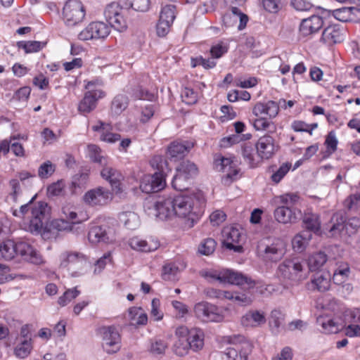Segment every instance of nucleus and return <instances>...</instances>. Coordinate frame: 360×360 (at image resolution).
<instances>
[{
	"label": "nucleus",
	"mask_w": 360,
	"mask_h": 360,
	"mask_svg": "<svg viewBox=\"0 0 360 360\" xmlns=\"http://www.w3.org/2000/svg\"><path fill=\"white\" fill-rule=\"evenodd\" d=\"M150 6L149 0H120L119 2H112L108 4L105 11L104 15L106 20L119 32H123L127 27L126 14L128 9L146 12Z\"/></svg>",
	"instance_id": "f257e3e1"
},
{
	"label": "nucleus",
	"mask_w": 360,
	"mask_h": 360,
	"mask_svg": "<svg viewBox=\"0 0 360 360\" xmlns=\"http://www.w3.org/2000/svg\"><path fill=\"white\" fill-rule=\"evenodd\" d=\"M174 215L186 219V224L193 227L202 214L205 200L202 193L194 195H178L172 196Z\"/></svg>",
	"instance_id": "f03ea898"
},
{
	"label": "nucleus",
	"mask_w": 360,
	"mask_h": 360,
	"mask_svg": "<svg viewBox=\"0 0 360 360\" xmlns=\"http://www.w3.org/2000/svg\"><path fill=\"white\" fill-rule=\"evenodd\" d=\"M15 255H20L24 260L35 265L44 262L39 252L27 241L6 240L0 244V257L8 261Z\"/></svg>",
	"instance_id": "7ed1b4c3"
},
{
	"label": "nucleus",
	"mask_w": 360,
	"mask_h": 360,
	"mask_svg": "<svg viewBox=\"0 0 360 360\" xmlns=\"http://www.w3.org/2000/svg\"><path fill=\"white\" fill-rule=\"evenodd\" d=\"M279 112L278 104L274 101L265 103H257L253 108L252 113L257 117L252 121L253 127L257 131H266L274 133L276 130L275 123L271 120L275 118Z\"/></svg>",
	"instance_id": "20e7f679"
},
{
	"label": "nucleus",
	"mask_w": 360,
	"mask_h": 360,
	"mask_svg": "<svg viewBox=\"0 0 360 360\" xmlns=\"http://www.w3.org/2000/svg\"><path fill=\"white\" fill-rule=\"evenodd\" d=\"M281 204L274 211V217L279 223L287 224L297 221L302 216L299 207L302 205V198L294 193H288L278 198Z\"/></svg>",
	"instance_id": "39448f33"
},
{
	"label": "nucleus",
	"mask_w": 360,
	"mask_h": 360,
	"mask_svg": "<svg viewBox=\"0 0 360 360\" xmlns=\"http://www.w3.org/2000/svg\"><path fill=\"white\" fill-rule=\"evenodd\" d=\"M201 276L208 281H219L248 289L253 288L257 282L243 274L229 269L221 270H207L201 272Z\"/></svg>",
	"instance_id": "423d86ee"
},
{
	"label": "nucleus",
	"mask_w": 360,
	"mask_h": 360,
	"mask_svg": "<svg viewBox=\"0 0 360 360\" xmlns=\"http://www.w3.org/2000/svg\"><path fill=\"white\" fill-rule=\"evenodd\" d=\"M285 253L286 245L281 238H265L258 243L257 255L265 264L278 262Z\"/></svg>",
	"instance_id": "0eeeda50"
},
{
	"label": "nucleus",
	"mask_w": 360,
	"mask_h": 360,
	"mask_svg": "<svg viewBox=\"0 0 360 360\" xmlns=\"http://www.w3.org/2000/svg\"><path fill=\"white\" fill-rule=\"evenodd\" d=\"M276 274L284 281L297 283L306 278L305 262L298 257L286 259L278 265Z\"/></svg>",
	"instance_id": "6e6552de"
},
{
	"label": "nucleus",
	"mask_w": 360,
	"mask_h": 360,
	"mask_svg": "<svg viewBox=\"0 0 360 360\" xmlns=\"http://www.w3.org/2000/svg\"><path fill=\"white\" fill-rule=\"evenodd\" d=\"M172 196L160 198L158 200H146L144 202V211L150 217L165 220L174 216Z\"/></svg>",
	"instance_id": "1a4fd4ad"
},
{
	"label": "nucleus",
	"mask_w": 360,
	"mask_h": 360,
	"mask_svg": "<svg viewBox=\"0 0 360 360\" xmlns=\"http://www.w3.org/2000/svg\"><path fill=\"white\" fill-rule=\"evenodd\" d=\"M198 174L196 165L188 160L183 161L176 168V174L172 181V187L179 191L188 188V181Z\"/></svg>",
	"instance_id": "9d476101"
},
{
	"label": "nucleus",
	"mask_w": 360,
	"mask_h": 360,
	"mask_svg": "<svg viewBox=\"0 0 360 360\" xmlns=\"http://www.w3.org/2000/svg\"><path fill=\"white\" fill-rule=\"evenodd\" d=\"M193 311L195 317L203 322H221L224 319V310L207 302L195 304Z\"/></svg>",
	"instance_id": "9b49d317"
},
{
	"label": "nucleus",
	"mask_w": 360,
	"mask_h": 360,
	"mask_svg": "<svg viewBox=\"0 0 360 360\" xmlns=\"http://www.w3.org/2000/svg\"><path fill=\"white\" fill-rule=\"evenodd\" d=\"M214 166L216 170L224 173L221 179L224 185H229L238 179L240 169L232 158L219 156L214 159Z\"/></svg>",
	"instance_id": "f8f14e48"
},
{
	"label": "nucleus",
	"mask_w": 360,
	"mask_h": 360,
	"mask_svg": "<svg viewBox=\"0 0 360 360\" xmlns=\"http://www.w3.org/2000/svg\"><path fill=\"white\" fill-rule=\"evenodd\" d=\"M47 211L48 205L42 201L38 202L31 207L32 217L29 225L31 233L39 234L46 229Z\"/></svg>",
	"instance_id": "ddd939ff"
},
{
	"label": "nucleus",
	"mask_w": 360,
	"mask_h": 360,
	"mask_svg": "<svg viewBox=\"0 0 360 360\" xmlns=\"http://www.w3.org/2000/svg\"><path fill=\"white\" fill-rule=\"evenodd\" d=\"M222 236L223 245L227 249L238 253L243 251V243L245 236L239 228L233 226L226 227L223 229Z\"/></svg>",
	"instance_id": "4468645a"
},
{
	"label": "nucleus",
	"mask_w": 360,
	"mask_h": 360,
	"mask_svg": "<svg viewBox=\"0 0 360 360\" xmlns=\"http://www.w3.org/2000/svg\"><path fill=\"white\" fill-rule=\"evenodd\" d=\"M63 15L68 26H74L82 22L85 16V10L82 1H67L63 6Z\"/></svg>",
	"instance_id": "2eb2a0df"
},
{
	"label": "nucleus",
	"mask_w": 360,
	"mask_h": 360,
	"mask_svg": "<svg viewBox=\"0 0 360 360\" xmlns=\"http://www.w3.org/2000/svg\"><path fill=\"white\" fill-rule=\"evenodd\" d=\"M102 335V346L108 354L117 352L120 348L121 338L117 328L114 326H103L99 329Z\"/></svg>",
	"instance_id": "dca6fc26"
},
{
	"label": "nucleus",
	"mask_w": 360,
	"mask_h": 360,
	"mask_svg": "<svg viewBox=\"0 0 360 360\" xmlns=\"http://www.w3.org/2000/svg\"><path fill=\"white\" fill-rule=\"evenodd\" d=\"M110 30V27L103 22H92L79 32L78 38L83 41L104 39Z\"/></svg>",
	"instance_id": "f3484780"
},
{
	"label": "nucleus",
	"mask_w": 360,
	"mask_h": 360,
	"mask_svg": "<svg viewBox=\"0 0 360 360\" xmlns=\"http://www.w3.org/2000/svg\"><path fill=\"white\" fill-rule=\"evenodd\" d=\"M112 199V193L106 188L98 186L88 191L83 196V201L91 207L103 206Z\"/></svg>",
	"instance_id": "a211bd4d"
},
{
	"label": "nucleus",
	"mask_w": 360,
	"mask_h": 360,
	"mask_svg": "<svg viewBox=\"0 0 360 360\" xmlns=\"http://www.w3.org/2000/svg\"><path fill=\"white\" fill-rule=\"evenodd\" d=\"M257 155L260 160H269L278 150L279 146L273 136L266 134L261 136L255 144Z\"/></svg>",
	"instance_id": "6ab92c4d"
},
{
	"label": "nucleus",
	"mask_w": 360,
	"mask_h": 360,
	"mask_svg": "<svg viewBox=\"0 0 360 360\" xmlns=\"http://www.w3.org/2000/svg\"><path fill=\"white\" fill-rule=\"evenodd\" d=\"M166 179L162 174H153L143 176L140 183V189L146 193H156L165 188Z\"/></svg>",
	"instance_id": "aec40b11"
},
{
	"label": "nucleus",
	"mask_w": 360,
	"mask_h": 360,
	"mask_svg": "<svg viewBox=\"0 0 360 360\" xmlns=\"http://www.w3.org/2000/svg\"><path fill=\"white\" fill-rule=\"evenodd\" d=\"M105 96V92L101 89H92L86 91L83 99L79 103V111L82 114L89 113L96 108L98 100Z\"/></svg>",
	"instance_id": "412c9836"
},
{
	"label": "nucleus",
	"mask_w": 360,
	"mask_h": 360,
	"mask_svg": "<svg viewBox=\"0 0 360 360\" xmlns=\"http://www.w3.org/2000/svg\"><path fill=\"white\" fill-rule=\"evenodd\" d=\"M345 39V31L339 25H331L324 29L321 36V41L330 46L341 43Z\"/></svg>",
	"instance_id": "4be33fe9"
},
{
	"label": "nucleus",
	"mask_w": 360,
	"mask_h": 360,
	"mask_svg": "<svg viewBox=\"0 0 360 360\" xmlns=\"http://www.w3.org/2000/svg\"><path fill=\"white\" fill-rule=\"evenodd\" d=\"M193 147L192 142L184 141H173L167 148V156L172 161H177L182 159Z\"/></svg>",
	"instance_id": "5701e85b"
},
{
	"label": "nucleus",
	"mask_w": 360,
	"mask_h": 360,
	"mask_svg": "<svg viewBox=\"0 0 360 360\" xmlns=\"http://www.w3.org/2000/svg\"><path fill=\"white\" fill-rule=\"evenodd\" d=\"M60 266L66 268L69 271H72V275L77 276L75 269H79L82 266L83 259L82 256L77 252H63L60 255Z\"/></svg>",
	"instance_id": "b1692460"
},
{
	"label": "nucleus",
	"mask_w": 360,
	"mask_h": 360,
	"mask_svg": "<svg viewBox=\"0 0 360 360\" xmlns=\"http://www.w3.org/2000/svg\"><path fill=\"white\" fill-rule=\"evenodd\" d=\"M101 175L103 179L109 182L112 190L116 193L122 192L121 185L123 176L117 169L110 166L105 165L102 169Z\"/></svg>",
	"instance_id": "393cba45"
},
{
	"label": "nucleus",
	"mask_w": 360,
	"mask_h": 360,
	"mask_svg": "<svg viewBox=\"0 0 360 360\" xmlns=\"http://www.w3.org/2000/svg\"><path fill=\"white\" fill-rule=\"evenodd\" d=\"M331 276L329 272H317L307 284V288L311 290L326 292L330 286Z\"/></svg>",
	"instance_id": "a878e982"
},
{
	"label": "nucleus",
	"mask_w": 360,
	"mask_h": 360,
	"mask_svg": "<svg viewBox=\"0 0 360 360\" xmlns=\"http://www.w3.org/2000/svg\"><path fill=\"white\" fill-rule=\"evenodd\" d=\"M65 214L67 219H55L51 222V226L58 231H72V226L75 224H79L82 221L86 219H79L77 218V214L73 211H68L66 212L65 210L63 211Z\"/></svg>",
	"instance_id": "bb28decb"
},
{
	"label": "nucleus",
	"mask_w": 360,
	"mask_h": 360,
	"mask_svg": "<svg viewBox=\"0 0 360 360\" xmlns=\"http://www.w3.org/2000/svg\"><path fill=\"white\" fill-rule=\"evenodd\" d=\"M323 26V20L318 15H312L309 18L302 20L300 25V38L305 37L316 32Z\"/></svg>",
	"instance_id": "cd10ccee"
},
{
	"label": "nucleus",
	"mask_w": 360,
	"mask_h": 360,
	"mask_svg": "<svg viewBox=\"0 0 360 360\" xmlns=\"http://www.w3.org/2000/svg\"><path fill=\"white\" fill-rule=\"evenodd\" d=\"M130 248L134 250L140 252H152L157 250L159 247L158 241L151 240L148 242L139 236L130 238L128 241Z\"/></svg>",
	"instance_id": "c85d7f7f"
},
{
	"label": "nucleus",
	"mask_w": 360,
	"mask_h": 360,
	"mask_svg": "<svg viewBox=\"0 0 360 360\" xmlns=\"http://www.w3.org/2000/svg\"><path fill=\"white\" fill-rule=\"evenodd\" d=\"M350 274L349 264L347 262H338L331 279L335 285H342L349 279Z\"/></svg>",
	"instance_id": "c756f323"
},
{
	"label": "nucleus",
	"mask_w": 360,
	"mask_h": 360,
	"mask_svg": "<svg viewBox=\"0 0 360 360\" xmlns=\"http://www.w3.org/2000/svg\"><path fill=\"white\" fill-rule=\"evenodd\" d=\"M246 0H224V4L234 15H240V23L238 25V30H243L247 25L248 22V17L246 14L243 13L240 7L243 6Z\"/></svg>",
	"instance_id": "7c9ffc66"
},
{
	"label": "nucleus",
	"mask_w": 360,
	"mask_h": 360,
	"mask_svg": "<svg viewBox=\"0 0 360 360\" xmlns=\"http://www.w3.org/2000/svg\"><path fill=\"white\" fill-rule=\"evenodd\" d=\"M265 322L264 313L258 310H250L241 319V323L245 327H257Z\"/></svg>",
	"instance_id": "2f4dec72"
},
{
	"label": "nucleus",
	"mask_w": 360,
	"mask_h": 360,
	"mask_svg": "<svg viewBox=\"0 0 360 360\" xmlns=\"http://www.w3.org/2000/svg\"><path fill=\"white\" fill-rule=\"evenodd\" d=\"M89 174L88 172H82L75 174L69 186L71 194L81 193L87 186Z\"/></svg>",
	"instance_id": "473e14b6"
},
{
	"label": "nucleus",
	"mask_w": 360,
	"mask_h": 360,
	"mask_svg": "<svg viewBox=\"0 0 360 360\" xmlns=\"http://www.w3.org/2000/svg\"><path fill=\"white\" fill-rule=\"evenodd\" d=\"M233 342L237 341L240 344L236 345L235 347H229L224 352H220V360H238L240 359V349L245 338L241 335L234 337Z\"/></svg>",
	"instance_id": "72a5a7b5"
},
{
	"label": "nucleus",
	"mask_w": 360,
	"mask_h": 360,
	"mask_svg": "<svg viewBox=\"0 0 360 360\" xmlns=\"http://www.w3.org/2000/svg\"><path fill=\"white\" fill-rule=\"evenodd\" d=\"M108 126L105 122L99 120L97 124L92 126V129L94 131L101 133L100 140L108 143H114L121 139V136L117 133H112L105 130L106 127Z\"/></svg>",
	"instance_id": "f704fd0d"
},
{
	"label": "nucleus",
	"mask_w": 360,
	"mask_h": 360,
	"mask_svg": "<svg viewBox=\"0 0 360 360\" xmlns=\"http://www.w3.org/2000/svg\"><path fill=\"white\" fill-rule=\"evenodd\" d=\"M345 212L340 210L334 213L330 219L329 232L335 236L345 233Z\"/></svg>",
	"instance_id": "c9c22d12"
},
{
	"label": "nucleus",
	"mask_w": 360,
	"mask_h": 360,
	"mask_svg": "<svg viewBox=\"0 0 360 360\" xmlns=\"http://www.w3.org/2000/svg\"><path fill=\"white\" fill-rule=\"evenodd\" d=\"M106 226H94L91 227L88 233L89 240L91 243L100 242L108 243L110 238Z\"/></svg>",
	"instance_id": "e433bc0d"
},
{
	"label": "nucleus",
	"mask_w": 360,
	"mask_h": 360,
	"mask_svg": "<svg viewBox=\"0 0 360 360\" xmlns=\"http://www.w3.org/2000/svg\"><path fill=\"white\" fill-rule=\"evenodd\" d=\"M242 155L251 167H255L261 160L257 155L256 148L250 143L241 145Z\"/></svg>",
	"instance_id": "4c0bfd02"
},
{
	"label": "nucleus",
	"mask_w": 360,
	"mask_h": 360,
	"mask_svg": "<svg viewBox=\"0 0 360 360\" xmlns=\"http://www.w3.org/2000/svg\"><path fill=\"white\" fill-rule=\"evenodd\" d=\"M303 226L305 229L303 231H308L319 234L321 231V221L319 217L316 214H305L302 220Z\"/></svg>",
	"instance_id": "58836bf2"
},
{
	"label": "nucleus",
	"mask_w": 360,
	"mask_h": 360,
	"mask_svg": "<svg viewBox=\"0 0 360 360\" xmlns=\"http://www.w3.org/2000/svg\"><path fill=\"white\" fill-rule=\"evenodd\" d=\"M204 332L202 330L197 328H191L188 342L191 345V349L193 352L200 350L204 345Z\"/></svg>",
	"instance_id": "ea45409f"
},
{
	"label": "nucleus",
	"mask_w": 360,
	"mask_h": 360,
	"mask_svg": "<svg viewBox=\"0 0 360 360\" xmlns=\"http://www.w3.org/2000/svg\"><path fill=\"white\" fill-rule=\"evenodd\" d=\"M150 165L156 170L154 174L160 173L162 174L165 179H166L167 174L171 171L167 160L162 155H154L150 160Z\"/></svg>",
	"instance_id": "a19ab883"
},
{
	"label": "nucleus",
	"mask_w": 360,
	"mask_h": 360,
	"mask_svg": "<svg viewBox=\"0 0 360 360\" xmlns=\"http://www.w3.org/2000/svg\"><path fill=\"white\" fill-rule=\"evenodd\" d=\"M311 238V234L308 231H302L297 234L292 240L293 250L297 252H303Z\"/></svg>",
	"instance_id": "79ce46f5"
},
{
	"label": "nucleus",
	"mask_w": 360,
	"mask_h": 360,
	"mask_svg": "<svg viewBox=\"0 0 360 360\" xmlns=\"http://www.w3.org/2000/svg\"><path fill=\"white\" fill-rule=\"evenodd\" d=\"M328 259L327 255L321 251L311 254L307 260L310 271H314L322 267Z\"/></svg>",
	"instance_id": "37998d69"
},
{
	"label": "nucleus",
	"mask_w": 360,
	"mask_h": 360,
	"mask_svg": "<svg viewBox=\"0 0 360 360\" xmlns=\"http://www.w3.org/2000/svg\"><path fill=\"white\" fill-rule=\"evenodd\" d=\"M32 349V338L20 340L14 348V354L20 359L27 357Z\"/></svg>",
	"instance_id": "c03bdc74"
},
{
	"label": "nucleus",
	"mask_w": 360,
	"mask_h": 360,
	"mask_svg": "<svg viewBox=\"0 0 360 360\" xmlns=\"http://www.w3.org/2000/svg\"><path fill=\"white\" fill-rule=\"evenodd\" d=\"M333 16L340 22H348L352 20V15L354 12H360V10L354 7H342L331 11Z\"/></svg>",
	"instance_id": "a18cd8bd"
},
{
	"label": "nucleus",
	"mask_w": 360,
	"mask_h": 360,
	"mask_svg": "<svg viewBox=\"0 0 360 360\" xmlns=\"http://www.w3.org/2000/svg\"><path fill=\"white\" fill-rule=\"evenodd\" d=\"M128 98L123 94L116 96L111 103V112L114 115H120L128 106Z\"/></svg>",
	"instance_id": "49530a36"
},
{
	"label": "nucleus",
	"mask_w": 360,
	"mask_h": 360,
	"mask_svg": "<svg viewBox=\"0 0 360 360\" xmlns=\"http://www.w3.org/2000/svg\"><path fill=\"white\" fill-rule=\"evenodd\" d=\"M120 219L124 222L125 227L130 230L136 229L140 224L139 216L134 212H123L120 215Z\"/></svg>",
	"instance_id": "de8ad7c7"
},
{
	"label": "nucleus",
	"mask_w": 360,
	"mask_h": 360,
	"mask_svg": "<svg viewBox=\"0 0 360 360\" xmlns=\"http://www.w3.org/2000/svg\"><path fill=\"white\" fill-rule=\"evenodd\" d=\"M46 44V42L38 41H21L18 42V46L20 49H23L25 53H33L42 49L45 46Z\"/></svg>",
	"instance_id": "09e8293b"
},
{
	"label": "nucleus",
	"mask_w": 360,
	"mask_h": 360,
	"mask_svg": "<svg viewBox=\"0 0 360 360\" xmlns=\"http://www.w3.org/2000/svg\"><path fill=\"white\" fill-rule=\"evenodd\" d=\"M228 293L229 295H227L226 300H233L239 305L247 306L252 302L251 297L245 293L231 291H228Z\"/></svg>",
	"instance_id": "8fccbe9b"
},
{
	"label": "nucleus",
	"mask_w": 360,
	"mask_h": 360,
	"mask_svg": "<svg viewBox=\"0 0 360 360\" xmlns=\"http://www.w3.org/2000/svg\"><path fill=\"white\" fill-rule=\"evenodd\" d=\"M316 322L321 326L323 333H333L338 330L336 323L330 318L321 316L317 318Z\"/></svg>",
	"instance_id": "3c124183"
},
{
	"label": "nucleus",
	"mask_w": 360,
	"mask_h": 360,
	"mask_svg": "<svg viewBox=\"0 0 360 360\" xmlns=\"http://www.w3.org/2000/svg\"><path fill=\"white\" fill-rule=\"evenodd\" d=\"M338 143V141L335 134L333 131L329 132L326 136L324 142V144L326 146V150L323 157L326 158L332 155L337 150Z\"/></svg>",
	"instance_id": "603ef678"
},
{
	"label": "nucleus",
	"mask_w": 360,
	"mask_h": 360,
	"mask_svg": "<svg viewBox=\"0 0 360 360\" xmlns=\"http://www.w3.org/2000/svg\"><path fill=\"white\" fill-rule=\"evenodd\" d=\"M217 243L211 238L204 239L198 247V252L203 255H210L216 248Z\"/></svg>",
	"instance_id": "864d4df0"
},
{
	"label": "nucleus",
	"mask_w": 360,
	"mask_h": 360,
	"mask_svg": "<svg viewBox=\"0 0 360 360\" xmlns=\"http://www.w3.org/2000/svg\"><path fill=\"white\" fill-rule=\"evenodd\" d=\"M360 227V219L353 217L347 219L345 214V233L351 236L354 234Z\"/></svg>",
	"instance_id": "5fc2aeb1"
},
{
	"label": "nucleus",
	"mask_w": 360,
	"mask_h": 360,
	"mask_svg": "<svg viewBox=\"0 0 360 360\" xmlns=\"http://www.w3.org/2000/svg\"><path fill=\"white\" fill-rule=\"evenodd\" d=\"M189 349H191V345L187 339L176 340L173 346L174 352L179 356H185Z\"/></svg>",
	"instance_id": "6e6d98bb"
},
{
	"label": "nucleus",
	"mask_w": 360,
	"mask_h": 360,
	"mask_svg": "<svg viewBox=\"0 0 360 360\" xmlns=\"http://www.w3.org/2000/svg\"><path fill=\"white\" fill-rule=\"evenodd\" d=\"M291 167L290 162L283 163L278 169L273 172L271 176V181L275 184H278L284 176L288 174Z\"/></svg>",
	"instance_id": "4d7b16f0"
},
{
	"label": "nucleus",
	"mask_w": 360,
	"mask_h": 360,
	"mask_svg": "<svg viewBox=\"0 0 360 360\" xmlns=\"http://www.w3.org/2000/svg\"><path fill=\"white\" fill-rule=\"evenodd\" d=\"M175 10V6L166 5L161 10L160 20L173 24V22L176 18Z\"/></svg>",
	"instance_id": "13d9d810"
},
{
	"label": "nucleus",
	"mask_w": 360,
	"mask_h": 360,
	"mask_svg": "<svg viewBox=\"0 0 360 360\" xmlns=\"http://www.w3.org/2000/svg\"><path fill=\"white\" fill-rule=\"evenodd\" d=\"M56 170V165L51 161L47 160L43 162L38 169V176L41 179H48Z\"/></svg>",
	"instance_id": "bf43d9fd"
},
{
	"label": "nucleus",
	"mask_w": 360,
	"mask_h": 360,
	"mask_svg": "<svg viewBox=\"0 0 360 360\" xmlns=\"http://www.w3.org/2000/svg\"><path fill=\"white\" fill-rule=\"evenodd\" d=\"M112 262V252L108 251L99 258L95 264L94 274H100L105 267L106 264Z\"/></svg>",
	"instance_id": "052dcab7"
},
{
	"label": "nucleus",
	"mask_w": 360,
	"mask_h": 360,
	"mask_svg": "<svg viewBox=\"0 0 360 360\" xmlns=\"http://www.w3.org/2000/svg\"><path fill=\"white\" fill-rule=\"evenodd\" d=\"M80 294V291L74 288L67 290L62 296L58 298L59 305L64 307L67 305L72 300L76 298Z\"/></svg>",
	"instance_id": "680f3d73"
},
{
	"label": "nucleus",
	"mask_w": 360,
	"mask_h": 360,
	"mask_svg": "<svg viewBox=\"0 0 360 360\" xmlns=\"http://www.w3.org/2000/svg\"><path fill=\"white\" fill-rule=\"evenodd\" d=\"M283 320V314L280 310L274 309L271 312L270 316V325L272 327V330L275 333H278L282 321Z\"/></svg>",
	"instance_id": "e2e57ef3"
},
{
	"label": "nucleus",
	"mask_w": 360,
	"mask_h": 360,
	"mask_svg": "<svg viewBox=\"0 0 360 360\" xmlns=\"http://www.w3.org/2000/svg\"><path fill=\"white\" fill-rule=\"evenodd\" d=\"M132 96L136 99L147 100L150 101H153L155 97L153 93L143 88L142 86H139L136 89H134Z\"/></svg>",
	"instance_id": "0e129e2a"
},
{
	"label": "nucleus",
	"mask_w": 360,
	"mask_h": 360,
	"mask_svg": "<svg viewBox=\"0 0 360 360\" xmlns=\"http://www.w3.org/2000/svg\"><path fill=\"white\" fill-rule=\"evenodd\" d=\"M89 156L90 159L94 162L101 164H103L104 157L101 155V148L96 145L91 144L88 146Z\"/></svg>",
	"instance_id": "69168bd1"
},
{
	"label": "nucleus",
	"mask_w": 360,
	"mask_h": 360,
	"mask_svg": "<svg viewBox=\"0 0 360 360\" xmlns=\"http://www.w3.org/2000/svg\"><path fill=\"white\" fill-rule=\"evenodd\" d=\"M181 98L185 103L193 105L198 101V93L193 89L186 87L181 92Z\"/></svg>",
	"instance_id": "338daca9"
},
{
	"label": "nucleus",
	"mask_w": 360,
	"mask_h": 360,
	"mask_svg": "<svg viewBox=\"0 0 360 360\" xmlns=\"http://www.w3.org/2000/svg\"><path fill=\"white\" fill-rule=\"evenodd\" d=\"M262 5L265 11L276 14L282 8L281 0H262Z\"/></svg>",
	"instance_id": "774afa93"
}]
</instances>
